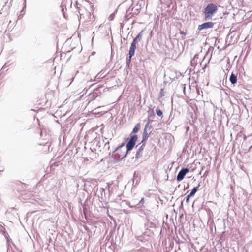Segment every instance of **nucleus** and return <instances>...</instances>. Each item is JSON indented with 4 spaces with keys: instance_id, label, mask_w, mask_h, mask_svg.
Wrapping results in <instances>:
<instances>
[{
    "instance_id": "1",
    "label": "nucleus",
    "mask_w": 252,
    "mask_h": 252,
    "mask_svg": "<svg viewBox=\"0 0 252 252\" xmlns=\"http://www.w3.org/2000/svg\"><path fill=\"white\" fill-rule=\"evenodd\" d=\"M218 10L217 6L213 3L208 4L204 9V17L206 20L211 19L214 14Z\"/></svg>"
},
{
    "instance_id": "2",
    "label": "nucleus",
    "mask_w": 252,
    "mask_h": 252,
    "mask_svg": "<svg viewBox=\"0 0 252 252\" xmlns=\"http://www.w3.org/2000/svg\"><path fill=\"white\" fill-rule=\"evenodd\" d=\"M137 136L136 135H132L126 144V149L127 151L131 150L135 145V143L137 140Z\"/></svg>"
},
{
    "instance_id": "3",
    "label": "nucleus",
    "mask_w": 252,
    "mask_h": 252,
    "mask_svg": "<svg viewBox=\"0 0 252 252\" xmlns=\"http://www.w3.org/2000/svg\"><path fill=\"white\" fill-rule=\"evenodd\" d=\"M189 172V169L188 168H183L178 173L177 177V180L178 181H181L182 180L185 175Z\"/></svg>"
},
{
    "instance_id": "4",
    "label": "nucleus",
    "mask_w": 252,
    "mask_h": 252,
    "mask_svg": "<svg viewBox=\"0 0 252 252\" xmlns=\"http://www.w3.org/2000/svg\"><path fill=\"white\" fill-rule=\"evenodd\" d=\"M214 23L212 22H208L204 23L201 25H199L198 30H202L204 29L211 28L214 26Z\"/></svg>"
},
{
    "instance_id": "5",
    "label": "nucleus",
    "mask_w": 252,
    "mask_h": 252,
    "mask_svg": "<svg viewBox=\"0 0 252 252\" xmlns=\"http://www.w3.org/2000/svg\"><path fill=\"white\" fill-rule=\"evenodd\" d=\"M136 43H134L133 42H132L131 44V46H130V49H129V51L130 59L134 55L135 50V49L136 48Z\"/></svg>"
},
{
    "instance_id": "6",
    "label": "nucleus",
    "mask_w": 252,
    "mask_h": 252,
    "mask_svg": "<svg viewBox=\"0 0 252 252\" xmlns=\"http://www.w3.org/2000/svg\"><path fill=\"white\" fill-rule=\"evenodd\" d=\"M230 81L233 84H235L237 82V76L232 73L230 77Z\"/></svg>"
},
{
    "instance_id": "7",
    "label": "nucleus",
    "mask_w": 252,
    "mask_h": 252,
    "mask_svg": "<svg viewBox=\"0 0 252 252\" xmlns=\"http://www.w3.org/2000/svg\"><path fill=\"white\" fill-rule=\"evenodd\" d=\"M142 31H141L137 35V36L134 39L133 42L134 43H138L139 41H140L141 39V38L142 37Z\"/></svg>"
},
{
    "instance_id": "8",
    "label": "nucleus",
    "mask_w": 252,
    "mask_h": 252,
    "mask_svg": "<svg viewBox=\"0 0 252 252\" xmlns=\"http://www.w3.org/2000/svg\"><path fill=\"white\" fill-rule=\"evenodd\" d=\"M140 128V124H137L134 127L132 133H137Z\"/></svg>"
},
{
    "instance_id": "9",
    "label": "nucleus",
    "mask_w": 252,
    "mask_h": 252,
    "mask_svg": "<svg viewBox=\"0 0 252 252\" xmlns=\"http://www.w3.org/2000/svg\"><path fill=\"white\" fill-rule=\"evenodd\" d=\"M199 186H200V185L199 184L196 187L193 188V189H192L191 192L190 193L189 195H191V196H193L195 194V193H196V192L197 191V190L198 188L199 187Z\"/></svg>"
},
{
    "instance_id": "10",
    "label": "nucleus",
    "mask_w": 252,
    "mask_h": 252,
    "mask_svg": "<svg viewBox=\"0 0 252 252\" xmlns=\"http://www.w3.org/2000/svg\"><path fill=\"white\" fill-rule=\"evenodd\" d=\"M156 113L157 114V115H158V116H160V117H161L162 116V111L160 110L159 109H157L156 110Z\"/></svg>"
},
{
    "instance_id": "11",
    "label": "nucleus",
    "mask_w": 252,
    "mask_h": 252,
    "mask_svg": "<svg viewBox=\"0 0 252 252\" xmlns=\"http://www.w3.org/2000/svg\"><path fill=\"white\" fill-rule=\"evenodd\" d=\"M114 18H115V14L114 13L113 14H111L109 16V17L108 18V20H109V21H111L113 20Z\"/></svg>"
},
{
    "instance_id": "12",
    "label": "nucleus",
    "mask_w": 252,
    "mask_h": 252,
    "mask_svg": "<svg viewBox=\"0 0 252 252\" xmlns=\"http://www.w3.org/2000/svg\"><path fill=\"white\" fill-rule=\"evenodd\" d=\"M191 196L189 194L186 197V201L187 203H188L189 202V198L190 197H191Z\"/></svg>"
},
{
    "instance_id": "13",
    "label": "nucleus",
    "mask_w": 252,
    "mask_h": 252,
    "mask_svg": "<svg viewBox=\"0 0 252 252\" xmlns=\"http://www.w3.org/2000/svg\"><path fill=\"white\" fill-rule=\"evenodd\" d=\"M144 203V198H142L141 200L140 201V203H141V204H143Z\"/></svg>"
},
{
    "instance_id": "14",
    "label": "nucleus",
    "mask_w": 252,
    "mask_h": 252,
    "mask_svg": "<svg viewBox=\"0 0 252 252\" xmlns=\"http://www.w3.org/2000/svg\"><path fill=\"white\" fill-rule=\"evenodd\" d=\"M180 33L181 34H184V35H186V33L185 32H184V31H181L180 32Z\"/></svg>"
},
{
    "instance_id": "15",
    "label": "nucleus",
    "mask_w": 252,
    "mask_h": 252,
    "mask_svg": "<svg viewBox=\"0 0 252 252\" xmlns=\"http://www.w3.org/2000/svg\"><path fill=\"white\" fill-rule=\"evenodd\" d=\"M71 80H71V83L73 81V80H74V77H72V78H71Z\"/></svg>"
}]
</instances>
